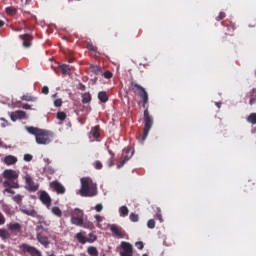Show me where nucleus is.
I'll return each instance as SVG.
<instances>
[{"instance_id":"cd10ccee","label":"nucleus","mask_w":256,"mask_h":256,"mask_svg":"<svg viewBox=\"0 0 256 256\" xmlns=\"http://www.w3.org/2000/svg\"><path fill=\"white\" fill-rule=\"evenodd\" d=\"M91 93L85 92L82 94V103L83 105H86L87 103H91Z\"/></svg>"},{"instance_id":"393cba45","label":"nucleus","mask_w":256,"mask_h":256,"mask_svg":"<svg viewBox=\"0 0 256 256\" xmlns=\"http://www.w3.org/2000/svg\"><path fill=\"white\" fill-rule=\"evenodd\" d=\"M59 68L61 69L63 75H71V66L67 64H61Z\"/></svg>"},{"instance_id":"f257e3e1","label":"nucleus","mask_w":256,"mask_h":256,"mask_svg":"<svg viewBox=\"0 0 256 256\" xmlns=\"http://www.w3.org/2000/svg\"><path fill=\"white\" fill-rule=\"evenodd\" d=\"M26 131L34 135L38 145H49L53 141V133L33 126H26Z\"/></svg>"},{"instance_id":"a18cd8bd","label":"nucleus","mask_w":256,"mask_h":256,"mask_svg":"<svg viewBox=\"0 0 256 256\" xmlns=\"http://www.w3.org/2000/svg\"><path fill=\"white\" fill-rule=\"evenodd\" d=\"M86 47L89 51H97V47H95L93 43H88Z\"/></svg>"},{"instance_id":"0eeeda50","label":"nucleus","mask_w":256,"mask_h":256,"mask_svg":"<svg viewBox=\"0 0 256 256\" xmlns=\"http://www.w3.org/2000/svg\"><path fill=\"white\" fill-rule=\"evenodd\" d=\"M120 247L123 249L121 256H133V245L131 243L122 241Z\"/></svg>"},{"instance_id":"37998d69","label":"nucleus","mask_w":256,"mask_h":256,"mask_svg":"<svg viewBox=\"0 0 256 256\" xmlns=\"http://www.w3.org/2000/svg\"><path fill=\"white\" fill-rule=\"evenodd\" d=\"M63 105V100L58 98L54 101V107H61Z\"/></svg>"},{"instance_id":"c9c22d12","label":"nucleus","mask_w":256,"mask_h":256,"mask_svg":"<svg viewBox=\"0 0 256 256\" xmlns=\"http://www.w3.org/2000/svg\"><path fill=\"white\" fill-rule=\"evenodd\" d=\"M22 101H37V98H35L34 96H31V95H23L22 96Z\"/></svg>"},{"instance_id":"c03bdc74","label":"nucleus","mask_w":256,"mask_h":256,"mask_svg":"<svg viewBox=\"0 0 256 256\" xmlns=\"http://www.w3.org/2000/svg\"><path fill=\"white\" fill-rule=\"evenodd\" d=\"M7 221V219L5 218V215H3L0 211V226L1 225H5V222Z\"/></svg>"},{"instance_id":"e433bc0d","label":"nucleus","mask_w":256,"mask_h":256,"mask_svg":"<svg viewBox=\"0 0 256 256\" xmlns=\"http://www.w3.org/2000/svg\"><path fill=\"white\" fill-rule=\"evenodd\" d=\"M13 201H15V203H17L18 205H21V201H23V196H21V194H17L15 196H13Z\"/></svg>"},{"instance_id":"58836bf2","label":"nucleus","mask_w":256,"mask_h":256,"mask_svg":"<svg viewBox=\"0 0 256 256\" xmlns=\"http://www.w3.org/2000/svg\"><path fill=\"white\" fill-rule=\"evenodd\" d=\"M130 221H132V223H137V221H139V215L135 214V213H131L129 216Z\"/></svg>"},{"instance_id":"bb28decb","label":"nucleus","mask_w":256,"mask_h":256,"mask_svg":"<svg viewBox=\"0 0 256 256\" xmlns=\"http://www.w3.org/2000/svg\"><path fill=\"white\" fill-rule=\"evenodd\" d=\"M0 238L5 240V239H10L11 238V233L7 231L4 228H0Z\"/></svg>"},{"instance_id":"4be33fe9","label":"nucleus","mask_w":256,"mask_h":256,"mask_svg":"<svg viewBox=\"0 0 256 256\" xmlns=\"http://www.w3.org/2000/svg\"><path fill=\"white\" fill-rule=\"evenodd\" d=\"M85 235L86 233L83 231L76 234V239L79 243H81V245H85V243H87V237Z\"/></svg>"},{"instance_id":"a211bd4d","label":"nucleus","mask_w":256,"mask_h":256,"mask_svg":"<svg viewBox=\"0 0 256 256\" xmlns=\"http://www.w3.org/2000/svg\"><path fill=\"white\" fill-rule=\"evenodd\" d=\"M39 199L44 205H51V196L47 192L42 191Z\"/></svg>"},{"instance_id":"7c9ffc66","label":"nucleus","mask_w":256,"mask_h":256,"mask_svg":"<svg viewBox=\"0 0 256 256\" xmlns=\"http://www.w3.org/2000/svg\"><path fill=\"white\" fill-rule=\"evenodd\" d=\"M120 217H127L129 215V208L127 206H122L119 209Z\"/></svg>"},{"instance_id":"774afa93","label":"nucleus","mask_w":256,"mask_h":256,"mask_svg":"<svg viewBox=\"0 0 256 256\" xmlns=\"http://www.w3.org/2000/svg\"><path fill=\"white\" fill-rule=\"evenodd\" d=\"M142 256H149V255H147V254H143Z\"/></svg>"},{"instance_id":"69168bd1","label":"nucleus","mask_w":256,"mask_h":256,"mask_svg":"<svg viewBox=\"0 0 256 256\" xmlns=\"http://www.w3.org/2000/svg\"><path fill=\"white\" fill-rule=\"evenodd\" d=\"M0 147H3V141L0 139Z\"/></svg>"},{"instance_id":"e2e57ef3","label":"nucleus","mask_w":256,"mask_h":256,"mask_svg":"<svg viewBox=\"0 0 256 256\" xmlns=\"http://www.w3.org/2000/svg\"><path fill=\"white\" fill-rule=\"evenodd\" d=\"M1 127H7V121H5V123L1 124Z\"/></svg>"},{"instance_id":"8fccbe9b","label":"nucleus","mask_w":256,"mask_h":256,"mask_svg":"<svg viewBox=\"0 0 256 256\" xmlns=\"http://www.w3.org/2000/svg\"><path fill=\"white\" fill-rule=\"evenodd\" d=\"M95 211H97V213H101V211H103V204H97L95 206Z\"/></svg>"},{"instance_id":"412c9836","label":"nucleus","mask_w":256,"mask_h":256,"mask_svg":"<svg viewBox=\"0 0 256 256\" xmlns=\"http://www.w3.org/2000/svg\"><path fill=\"white\" fill-rule=\"evenodd\" d=\"M99 131H101V127L96 125L91 129L90 134L92 137H94V139H99L101 137V133Z\"/></svg>"},{"instance_id":"473e14b6","label":"nucleus","mask_w":256,"mask_h":256,"mask_svg":"<svg viewBox=\"0 0 256 256\" xmlns=\"http://www.w3.org/2000/svg\"><path fill=\"white\" fill-rule=\"evenodd\" d=\"M53 215H56V217H63V212L61 211V208L55 206L52 208Z\"/></svg>"},{"instance_id":"7ed1b4c3","label":"nucleus","mask_w":256,"mask_h":256,"mask_svg":"<svg viewBox=\"0 0 256 256\" xmlns=\"http://www.w3.org/2000/svg\"><path fill=\"white\" fill-rule=\"evenodd\" d=\"M81 197H95L97 195V184L93 183V180L89 177L81 178Z\"/></svg>"},{"instance_id":"6e6552de","label":"nucleus","mask_w":256,"mask_h":256,"mask_svg":"<svg viewBox=\"0 0 256 256\" xmlns=\"http://www.w3.org/2000/svg\"><path fill=\"white\" fill-rule=\"evenodd\" d=\"M131 87H132L133 93H135L136 95H139V97H145V95H149L147 93V90H145V88H143L141 85L135 82H131Z\"/></svg>"},{"instance_id":"338daca9","label":"nucleus","mask_w":256,"mask_h":256,"mask_svg":"<svg viewBox=\"0 0 256 256\" xmlns=\"http://www.w3.org/2000/svg\"><path fill=\"white\" fill-rule=\"evenodd\" d=\"M224 41H227V34H226V36L224 37Z\"/></svg>"},{"instance_id":"f8f14e48","label":"nucleus","mask_w":256,"mask_h":256,"mask_svg":"<svg viewBox=\"0 0 256 256\" xmlns=\"http://www.w3.org/2000/svg\"><path fill=\"white\" fill-rule=\"evenodd\" d=\"M47 227H49L48 222L45 221V219L40 218L36 225V233H43V231L47 233L48 231Z\"/></svg>"},{"instance_id":"603ef678","label":"nucleus","mask_w":256,"mask_h":256,"mask_svg":"<svg viewBox=\"0 0 256 256\" xmlns=\"http://www.w3.org/2000/svg\"><path fill=\"white\" fill-rule=\"evenodd\" d=\"M95 219L97 221V227H99V223L103 221V217L101 215H95Z\"/></svg>"},{"instance_id":"0e129e2a","label":"nucleus","mask_w":256,"mask_h":256,"mask_svg":"<svg viewBox=\"0 0 256 256\" xmlns=\"http://www.w3.org/2000/svg\"><path fill=\"white\" fill-rule=\"evenodd\" d=\"M50 173H51V175H53V173H55V170L50 169Z\"/></svg>"},{"instance_id":"4468645a","label":"nucleus","mask_w":256,"mask_h":256,"mask_svg":"<svg viewBox=\"0 0 256 256\" xmlns=\"http://www.w3.org/2000/svg\"><path fill=\"white\" fill-rule=\"evenodd\" d=\"M22 39V45L23 47H25L26 49H29V47H31V45H33V43L31 41H33V36L30 34H24V35H20L19 36Z\"/></svg>"},{"instance_id":"864d4df0","label":"nucleus","mask_w":256,"mask_h":256,"mask_svg":"<svg viewBox=\"0 0 256 256\" xmlns=\"http://www.w3.org/2000/svg\"><path fill=\"white\" fill-rule=\"evenodd\" d=\"M42 93H43V95H49V87L48 86H43Z\"/></svg>"},{"instance_id":"9d476101","label":"nucleus","mask_w":256,"mask_h":256,"mask_svg":"<svg viewBox=\"0 0 256 256\" xmlns=\"http://www.w3.org/2000/svg\"><path fill=\"white\" fill-rule=\"evenodd\" d=\"M4 179H10L16 181V179H19V172L13 170V169H6L3 172Z\"/></svg>"},{"instance_id":"b1692460","label":"nucleus","mask_w":256,"mask_h":256,"mask_svg":"<svg viewBox=\"0 0 256 256\" xmlns=\"http://www.w3.org/2000/svg\"><path fill=\"white\" fill-rule=\"evenodd\" d=\"M98 99L101 103H107V101H109V96L107 95V92L101 91L98 93Z\"/></svg>"},{"instance_id":"6e6d98bb","label":"nucleus","mask_w":256,"mask_h":256,"mask_svg":"<svg viewBox=\"0 0 256 256\" xmlns=\"http://www.w3.org/2000/svg\"><path fill=\"white\" fill-rule=\"evenodd\" d=\"M249 103H250V105H255V103H256V98L253 97V96H251Z\"/></svg>"},{"instance_id":"052dcab7","label":"nucleus","mask_w":256,"mask_h":256,"mask_svg":"<svg viewBox=\"0 0 256 256\" xmlns=\"http://www.w3.org/2000/svg\"><path fill=\"white\" fill-rule=\"evenodd\" d=\"M75 61V58H73V57H70L69 59H68V63H73Z\"/></svg>"},{"instance_id":"5701e85b","label":"nucleus","mask_w":256,"mask_h":256,"mask_svg":"<svg viewBox=\"0 0 256 256\" xmlns=\"http://www.w3.org/2000/svg\"><path fill=\"white\" fill-rule=\"evenodd\" d=\"M90 71L94 75H103V69L97 65H90Z\"/></svg>"},{"instance_id":"5fc2aeb1","label":"nucleus","mask_w":256,"mask_h":256,"mask_svg":"<svg viewBox=\"0 0 256 256\" xmlns=\"http://www.w3.org/2000/svg\"><path fill=\"white\" fill-rule=\"evenodd\" d=\"M22 109H25L26 111H29L31 109V105L29 104H23Z\"/></svg>"},{"instance_id":"4c0bfd02","label":"nucleus","mask_w":256,"mask_h":256,"mask_svg":"<svg viewBox=\"0 0 256 256\" xmlns=\"http://www.w3.org/2000/svg\"><path fill=\"white\" fill-rule=\"evenodd\" d=\"M57 119H59V121H65V119H67V114L65 112H58Z\"/></svg>"},{"instance_id":"20e7f679","label":"nucleus","mask_w":256,"mask_h":256,"mask_svg":"<svg viewBox=\"0 0 256 256\" xmlns=\"http://www.w3.org/2000/svg\"><path fill=\"white\" fill-rule=\"evenodd\" d=\"M72 225H83V211L79 208H76L72 212L71 216Z\"/></svg>"},{"instance_id":"dca6fc26","label":"nucleus","mask_w":256,"mask_h":256,"mask_svg":"<svg viewBox=\"0 0 256 256\" xmlns=\"http://www.w3.org/2000/svg\"><path fill=\"white\" fill-rule=\"evenodd\" d=\"M36 239L44 247H49V238L43 235V232H37Z\"/></svg>"},{"instance_id":"9b49d317","label":"nucleus","mask_w":256,"mask_h":256,"mask_svg":"<svg viewBox=\"0 0 256 256\" xmlns=\"http://www.w3.org/2000/svg\"><path fill=\"white\" fill-rule=\"evenodd\" d=\"M25 181H26V189L28 191H32L34 193L35 191H37L39 189V185L35 184V182L33 181V178H31V176H26Z\"/></svg>"},{"instance_id":"6ab92c4d","label":"nucleus","mask_w":256,"mask_h":256,"mask_svg":"<svg viewBox=\"0 0 256 256\" xmlns=\"http://www.w3.org/2000/svg\"><path fill=\"white\" fill-rule=\"evenodd\" d=\"M3 187H11L12 189H19V183L15 180L6 179L3 182Z\"/></svg>"},{"instance_id":"09e8293b","label":"nucleus","mask_w":256,"mask_h":256,"mask_svg":"<svg viewBox=\"0 0 256 256\" xmlns=\"http://www.w3.org/2000/svg\"><path fill=\"white\" fill-rule=\"evenodd\" d=\"M24 161H27V162L33 161V155H31V154H25V155H24Z\"/></svg>"},{"instance_id":"c85d7f7f","label":"nucleus","mask_w":256,"mask_h":256,"mask_svg":"<svg viewBox=\"0 0 256 256\" xmlns=\"http://www.w3.org/2000/svg\"><path fill=\"white\" fill-rule=\"evenodd\" d=\"M22 213H24L25 215H29L30 217H36L37 216V211L33 208L29 209H23Z\"/></svg>"},{"instance_id":"1a4fd4ad","label":"nucleus","mask_w":256,"mask_h":256,"mask_svg":"<svg viewBox=\"0 0 256 256\" xmlns=\"http://www.w3.org/2000/svg\"><path fill=\"white\" fill-rule=\"evenodd\" d=\"M51 189H53L58 195H65V186L59 181H53L50 183Z\"/></svg>"},{"instance_id":"ea45409f","label":"nucleus","mask_w":256,"mask_h":256,"mask_svg":"<svg viewBox=\"0 0 256 256\" xmlns=\"http://www.w3.org/2000/svg\"><path fill=\"white\" fill-rule=\"evenodd\" d=\"M108 153H109V155H111V158H110V161H109V167H113V165H114V163H113V159H114V157H115V153H113V151H111V150H108Z\"/></svg>"},{"instance_id":"3c124183","label":"nucleus","mask_w":256,"mask_h":256,"mask_svg":"<svg viewBox=\"0 0 256 256\" xmlns=\"http://www.w3.org/2000/svg\"><path fill=\"white\" fill-rule=\"evenodd\" d=\"M225 12H220L219 16L216 18V21H223V18L225 17Z\"/></svg>"},{"instance_id":"680f3d73","label":"nucleus","mask_w":256,"mask_h":256,"mask_svg":"<svg viewBox=\"0 0 256 256\" xmlns=\"http://www.w3.org/2000/svg\"><path fill=\"white\" fill-rule=\"evenodd\" d=\"M5 25V22L3 20H0V27H3Z\"/></svg>"},{"instance_id":"a19ab883","label":"nucleus","mask_w":256,"mask_h":256,"mask_svg":"<svg viewBox=\"0 0 256 256\" xmlns=\"http://www.w3.org/2000/svg\"><path fill=\"white\" fill-rule=\"evenodd\" d=\"M147 227L148 229H155V220L153 219L148 220Z\"/></svg>"},{"instance_id":"f704fd0d","label":"nucleus","mask_w":256,"mask_h":256,"mask_svg":"<svg viewBox=\"0 0 256 256\" xmlns=\"http://www.w3.org/2000/svg\"><path fill=\"white\" fill-rule=\"evenodd\" d=\"M97 241V235L94 233L88 234L87 243H95Z\"/></svg>"},{"instance_id":"c756f323","label":"nucleus","mask_w":256,"mask_h":256,"mask_svg":"<svg viewBox=\"0 0 256 256\" xmlns=\"http://www.w3.org/2000/svg\"><path fill=\"white\" fill-rule=\"evenodd\" d=\"M77 227H84V229H93V223L90 221H84V219L82 220V224L81 225H76Z\"/></svg>"},{"instance_id":"4d7b16f0","label":"nucleus","mask_w":256,"mask_h":256,"mask_svg":"<svg viewBox=\"0 0 256 256\" xmlns=\"http://www.w3.org/2000/svg\"><path fill=\"white\" fill-rule=\"evenodd\" d=\"M156 217L159 219L160 223H163V217L161 216V213H157Z\"/></svg>"},{"instance_id":"aec40b11","label":"nucleus","mask_w":256,"mask_h":256,"mask_svg":"<svg viewBox=\"0 0 256 256\" xmlns=\"http://www.w3.org/2000/svg\"><path fill=\"white\" fill-rule=\"evenodd\" d=\"M18 159L17 157L13 156V155H7L4 158V164L11 166V165H15V163H17Z\"/></svg>"},{"instance_id":"72a5a7b5","label":"nucleus","mask_w":256,"mask_h":256,"mask_svg":"<svg viewBox=\"0 0 256 256\" xmlns=\"http://www.w3.org/2000/svg\"><path fill=\"white\" fill-rule=\"evenodd\" d=\"M247 122L251 123V125H256V113H251L248 117H247Z\"/></svg>"},{"instance_id":"49530a36","label":"nucleus","mask_w":256,"mask_h":256,"mask_svg":"<svg viewBox=\"0 0 256 256\" xmlns=\"http://www.w3.org/2000/svg\"><path fill=\"white\" fill-rule=\"evenodd\" d=\"M135 246L137 247V249H140V251H141V250H143V247H145V244H143L142 241H139V242L135 243Z\"/></svg>"},{"instance_id":"f03ea898","label":"nucleus","mask_w":256,"mask_h":256,"mask_svg":"<svg viewBox=\"0 0 256 256\" xmlns=\"http://www.w3.org/2000/svg\"><path fill=\"white\" fill-rule=\"evenodd\" d=\"M142 99V107L144 110V130L142 135V141H145L149 135V131L153 127V116L149 114V94H144L141 97Z\"/></svg>"},{"instance_id":"ddd939ff","label":"nucleus","mask_w":256,"mask_h":256,"mask_svg":"<svg viewBox=\"0 0 256 256\" xmlns=\"http://www.w3.org/2000/svg\"><path fill=\"white\" fill-rule=\"evenodd\" d=\"M10 119L14 122L19 119H27V113L23 110H16L15 112L11 113Z\"/></svg>"},{"instance_id":"2f4dec72","label":"nucleus","mask_w":256,"mask_h":256,"mask_svg":"<svg viewBox=\"0 0 256 256\" xmlns=\"http://www.w3.org/2000/svg\"><path fill=\"white\" fill-rule=\"evenodd\" d=\"M5 11H6V13H7L8 15H10L11 17H13L14 15H17V8H15V7H7V8L5 9Z\"/></svg>"},{"instance_id":"79ce46f5","label":"nucleus","mask_w":256,"mask_h":256,"mask_svg":"<svg viewBox=\"0 0 256 256\" xmlns=\"http://www.w3.org/2000/svg\"><path fill=\"white\" fill-rule=\"evenodd\" d=\"M103 77H104L105 79H112V78H113V72H111V71H106V72L103 73Z\"/></svg>"},{"instance_id":"bf43d9fd","label":"nucleus","mask_w":256,"mask_h":256,"mask_svg":"<svg viewBox=\"0 0 256 256\" xmlns=\"http://www.w3.org/2000/svg\"><path fill=\"white\" fill-rule=\"evenodd\" d=\"M11 189H13L12 187H6L4 189L5 193H11Z\"/></svg>"},{"instance_id":"423d86ee","label":"nucleus","mask_w":256,"mask_h":256,"mask_svg":"<svg viewBox=\"0 0 256 256\" xmlns=\"http://www.w3.org/2000/svg\"><path fill=\"white\" fill-rule=\"evenodd\" d=\"M20 249L23 253H28L31 256H42L41 251H39L35 246H31L29 244H22Z\"/></svg>"},{"instance_id":"39448f33","label":"nucleus","mask_w":256,"mask_h":256,"mask_svg":"<svg viewBox=\"0 0 256 256\" xmlns=\"http://www.w3.org/2000/svg\"><path fill=\"white\" fill-rule=\"evenodd\" d=\"M110 231L113 237H116V239H125L127 237L125 230L116 224L110 225Z\"/></svg>"},{"instance_id":"de8ad7c7","label":"nucleus","mask_w":256,"mask_h":256,"mask_svg":"<svg viewBox=\"0 0 256 256\" xmlns=\"http://www.w3.org/2000/svg\"><path fill=\"white\" fill-rule=\"evenodd\" d=\"M94 167H95V169H103V164L101 163V161H96L95 163H94Z\"/></svg>"},{"instance_id":"a878e982","label":"nucleus","mask_w":256,"mask_h":256,"mask_svg":"<svg viewBox=\"0 0 256 256\" xmlns=\"http://www.w3.org/2000/svg\"><path fill=\"white\" fill-rule=\"evenodd\" d=\"M87 253L89 256H99V250L95 246H89L87 248Z\"/></svg>"},{"instance_id":"13d9d810","label":"nucleus","mask_w":256,"mask_h":256,"mask_svg":"<svg viewBox=\"0 0 256 256\" xmlns=\"http://www.w3.org/2000/svg\"><path fill=\"white\" fill-rule=\"evenodd\" d=\"M85 89H86L85 85L80 83L79 84V90L80 91H85Z\"/></svg>"},{"instance_id":"f3484780","label":"nucleus","mask_w":256,"mask_h":256,"mask_svg":"<svg viewBox=\"0 0 256 256\" xmlns=\"http://www.w3.org/2000/svg\"><path fill=\"white\" fill-rule=\"evenodd\" d=\"M8 229L12 235H19L21 233V224L19 223H10L8 224Z\"/></svg>"},{"instance_id":"2eb2a0df","label":"nucleus","mask_w":256,"mask_h":256,"mask_svg":"<svg viewBox=\"0 0 256 256\" xmlns=\"http://www.w3.org/2000/svg\"><path fill=\"white\" fill-rule=\"evenodd\" d=\"M124 152L126 153V155L121 160V162L117 165V169H121V167H123V165H125V163H127V161H129V159L133 157V152L131 151L130 148H127L126 150H124Z\"/></svg>"}]
</instances>
